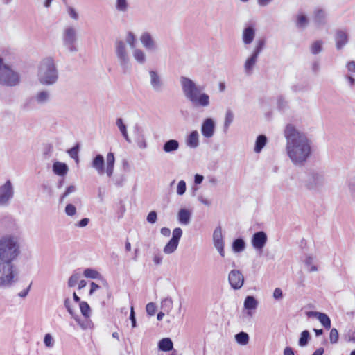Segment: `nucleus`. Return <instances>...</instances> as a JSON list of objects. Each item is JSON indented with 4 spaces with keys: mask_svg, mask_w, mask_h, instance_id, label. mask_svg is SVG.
<instances>
[{
    "mask_svg": "<svg viewBox=\"0 0 355 355\" xmlns=\"http://www.w3.org/2000/svg\"><path fill=\"white\" fill-rule=\"evenodd\" d=\"M21 253L18 238L6 234L0 239V288L10 287L18 279H15V261Z\"/></svg>",
    "mask_w": 355,
    "mask_h": 355,
    "instance_id": "f257e3e1",
    "label": "nucleus"
},
{
    "mask_svg": "<svg viewBox=\"0 0 355 355\" xmlns=\"http://www.w3.org/2000/svg\"><path fill=\"white\" fill-rule=\"evenodd\" d=\"M284 137L287 155L294 165L304 166L311 155V141L305 133L291 123L287 124L284 129Z\"/></svg>",
    "mask_w": 355,
    "mask_h": 355,
    "instance_id": "f03ea898",
    "label": "nucleus"
},
{
    "mask_svg": "<svg viewBox=\"0 0 355 355\" xmlns=\"http://www.w3.org/2000/svg\"><path fill=\"white\" fill-rule=\"evenodd\" d=\"M180 81L184 96L193 108H204L209 106L210 97L202 91L203 87L197 85L193 80L186 76H181Z\"/></svg>",
    "mask_w": 355,
    "mask_h": 355,
    "instance_id": "7ed1b4c3",
    "label": "nucleus"
},
{
    "mask_svg": "<svg viewBox=\"0 0 355 355\" xmlns=\"http://www.w3.org/2000/svg\"><path fill=\"white\" fill-rule=\"evenodd\" d=\"M37 78L42 85L50 86L55 84L58 80V71L51 57L44 58L39 67Z\"/></svg>",
    "mask_w": 355,
    "mask_h": 355,
    "instance_id": "20e7f679",
    "label": "nucleus"
},
{
    "mask_svg": "<svg viewBox=\"0 0 355 355\" xmlns=\"http://www.w3.org/2000/svg\"><path fill=\"white\" fill-rule=\"evenodd\" d=\"M19 73L12 70L10 65L4 63L0 69V85L6 87H15L19 85Z\"/></svg>",
    "mask_w": 355,
    "mask_h": 355,
    "instance_id": "39448f33",
    "label": "nucleus"
},
{
    "mask_svg": "<svg viewBox=\"0 0 355 355\" xmlns=\"http://www.w3.org/2000/svg\"><path fill=\"white\" fill-rule=\"evenodd\" d=\"M115 53L123 72L126 73L130 69V58L127 48L123 40H116L114 43Z\"/></svg>",
    "mask_w": 355,
    "mask_h": 355,
    "instance_id": "423d86ee",
    "label": "nucleus"
},
{
    "mask_svg": "<svg viewBox=\"0 0 355 355\" xmlns=\"http://www.w3.org/2000/svg\"><path fill=\"white\" fill-rule=\"evenodd\" d=\"M266 42V41L265 38H260L257 40L256 45L252 51V54L246 59L244 64V68L247 73L251 71L253 69L259 54L265 47Z\"/></svg>",
    "mask_w": 355,
    "mask_h": 355,
    "instance_id": "0eeeda50",
    "label": "nucleus"
},
{
    "mask_svg": "<svg viewBox=\"0 0 355 355\" xmlns=\"http://www.w3.org/2000/svg\"><path fill=\"white\" fill-rule=\"evenodd\" d=\"M63 44L71 52H76L78 49L76 46L77 34L75 28L70 26L65 28L63 33Z\"/></svg>",
    "mask_w": 355,
    "mask_h": 355,
    "instance_id": "6e6552de",
    "label": "nucleus"
},
{
    "mask_svg": "<svg viewBox=\"0 0 355 355\" xmlns=\"http://www.w3.org/2000/svg\"><path fill=\"white\" fill-rule=\"evenodd\" d=\"M14 193V187L11 180H6L0 186V206H7L13 198Z\"/></svg>",
    "mask_w": 355,
    "mask_h": 355,
    "instance_id": "1a4fd4ad",
    "label": "nucleus"
},
{
    "mask_svg": "<svg viewBox=\"0 0 355 355\" xmlns=\"http://www.w3.org/2000/svg\"><path fill=\"white\" fill-rule=\"evenodd\" d=\"M325 184V178L322 173L312 171L306 181V187L311 190H319Z\"/></svg>",
    "mask_w": 355,
    "mask_h": 355,
    "instance_id": "9d476101",
    "label": "nucleus"
},
{
    "mask_svg": "<svg viewBox=\"0 0 355 355\" xmlns=\"http://www.w3.org/2000/svg\"><path fill=\"white\" fill-rule=\"evenodd\" d=\"M268 241L267 234L264 231H258L253 234L251 239L252 247L258 251L261 252Z\"/></svg>",
    "mask_w": 355,
    "mask_h": 355,
    "instance_id": "9b49d317",
    "label": "nucleus"
},
{
    "mask_svg": "<svg viewBox=\"0 0 355 355\" xmlns=\"http://www.w3.org/2000/svg\"><path fill=\"white\" fill-rule=\"evenodd\" d=\"M216 123L214 119L211 117L205 118L201 124V134L207 139L212 137L215 133Z\"/></svg>",
    "mask_w": 355,
    "mask_h": 355,
    "instance_id": "f8f14e48",
    "label": "nucleus"
},
{
    "mask_svg": "<svg viewBox=\"0 0 355 355\" xmlns=\"http://www.w3.org/2000/svg\"><path fill=\"white\" fill-rule=\"evenodd\" d=\"M228 281L232 288L240 289L244 284V277L239 270H232L228 275Z\"/></svg>",
    "mask_w": 355,
    "mask_h": 355,
    "instance_id": "ddd939ff",
    "label": "nucleus"
},
{
    "mask_svg": "<svg viewBox=\"0 0 355 355\" xmlns=\"http://www.w3.org/2000/svg\"><path fill=\"white\" fill-rule=\"evenodd\" d=\"M214 245L222 257H225L224 241L222 234V228L218 226L213 233Z\"/></svg>",
    "mask_w": 355,
    "mask_h": 355,
    "instance_id": "4468645a",
    "label": "nucleus"
},
{
    "mask_svg": "<svg viewBox=\"0 0 355 355\" xmlns=\"http://www.w3.org/2000/svg\"><path fill=\"white\" fill-rule=\"evenodd\" d=\"M256 35V28L253 23L246 24L242 32V41L245 45L252 43Z\"/></svg>",
    "mask_w": 355,
    "mask_h": 355,
    "instance_id": "2eb2a0df",
    "label": "nucleus"
},
{
    "mask_svg": "<svg viewBox=\"0 0 355 355\" xmlns=\"http://www.w3.org/2000/svg\"><path fill=\"white\" fill-rule=\"evenodd\" d=\"M349 34L345 30L337 29L335 31L334 40L336 42V49L340 51L344 48L349 42Z\"/></svg>",
    "mask_w": 355,
    "mask_h": 355,
    "instance_id": "dca6fc26",
    "label": "nucleus"
},
{
    "mask_svg": "<svg viewBox=\"0 0 355 355\" xmlns=\"http://www.w3.org/2000/svg\"><path fill=\"white\" fill-rule=\"evenodd\" d=\"M140 42L142 46L149 51H156L158 49L157 45L148 32H144L140 36Z\"/></svg>",
    "mask_w": 355,
    "mask_h": 355,
    "instance_id": "f3484780",
    "label": "nucleus"
},
{
    "mask_svg": "<svg viewBox=\"0 0 355 355\" xmlns=\"http://www.w3.org/2000/svg\"><path fill=\"white\" fill-rule=\"evenodd\" d=\"M327 13L320 8H316L313 12L312 19L316 27H322L327 24Z\"/></svg>",
    "mask_w": 355,
    "mask_h": 355,
    "instance_id": "a211bd4d",
    "label": "nucleus"
},
{
    "mask_svg": "<svg viewBox=\"0 0 355 355\" xmlns=\"http://www.w3.org/2000/svg\"><path fill=\"white\" fill-rule=\"evenodd\" d=\"M306 315L309 318H316L324 329H329L331 328V319L327 314L322 312L310 311L306 313Z\"/></svg>",
    "mask_w": 355,
    "mask_h": 355,
    "instance_id": "6ab92c4d",
    "label": "nucleus"
},
{
    "mask_svg": "<svg viewBox=\"0 0 355 355\" xmlns=\"http://www.w3.org/2000/svg\"><path fill=\"white\" fill-rule=\"evenodd\" d=\"M133 134L138 147L141 149L146 148L147 143L143 128L138 124H136L134 127Z\"/></svg>",
    "mask_w": 355,
    "mask_h": 355,
    "instance_id": "aec40b11",
    "label": "nucleus"
},
{
    "mask_svg": "<svg viewBox=\"0 0 355 355\" xmlns=\"http://www.w3.org/2000/svg\"><path fill=\"white\" fill-rule=\"evenodd\" d=\"M149 75L150 78V85L153 90L156 92H162L164 83L157 72L154 70H150L149 71Z\"/></svg>",
    "mask_w": 355,
    "mask_h": 355,
    "instance_id": "412c9836",
    "label": "nucleus"
},
{
    "mask_svg": "<svg viewBox=\"0 0 355 355\" xmlns=\"http://www.w3.org/2000/svg\"><path fill=\"white\" fill-rule=\"evenodd\" d=\"M91 166L99 175H103L105 173V159L101 154H97L92 159Z\"/></svg>",
    "mask_w": 355,
    "mask_h": 355,
    "instance_id": "4be33fe9",
    "label": "nucleus"
},
{
    "mask_svg": "<svg viewBox=\"0 0 355 355\" xmlns=\"http://www.w3.org/2000/svg\"><path fill=\"white\" fill-rule=\"evenodd\" d=\"M191 211L187 208H181L178 211L177 218L180 224L187 225L191 222Z\"/></svg>",
    "mask_w": 355,
    "mask_h": 355,
    "instance_id": "5701e85b",
    "label": "nucleus"
},
{
    "mask_svg": "<svg viewBox=\"0 0 355 355\" xmlns=\"http://www.w3.org/2000/svg\"><path fill=\"white\" fill-rule=\"evenodd\" d=\"M52 171L54 174L64 177L69 171V167L66 163L56 161L53 164Z\"/></svg>",
    "mask_w": 355,
    "mask_h": 355,
    "instance_id": "b1692460",
    "label": "nucleus"
},
{
    "mask_svg": "<svg viewBox=\"0 0 355 355\" xmlns=\"http://www.w3.org/2000/svg\"><path fill=\"white\" fill-rule=\"evenodd\" d=\"M186 145L195 149L199 146V134L197 130H192L186 138Z\"/></svg>",
    "mask_w": 355,
    "mask_h": 355,
    "instance_id": "393cba45",
    "label": "nucleus"
},
{
    "mask_svg": "<svg viewBox=\"0 0 355 355\" xmlns=\"http://www.w3.org/2000/svg\"><path fill=\"white\" fill-rule=\"evenodd\" d=\"M180 147V143L177 139H168L164 142L162 149L166 153H173L178 150Z\"/></svg>",
    "mask_w": 355,
    "mask_h": 355,
    "instance_id": "a878e982",
    "label": "nucleus"
},
{
    "mask_svg": "<svg viewBox=\"0 0 355 355\" xmlns=\"http://www.w3.org/2000/svg\"><path fill=\"white\" fill-rule=\"evenodd\" d=\"M244 309L248 311V314L250 315V311L254 310L258 306V300L253 295H248L244 300Z\"/></svg>",
    "mask_w": 355,
    "mask_h": 355,
    "instance_id": "bb28decb",
    "label": "nucleus"
},
{
    "mask_svg": "<svg viewBox=\"0 0 355 355\" xmlns=\"http://www.w3.org/2000/svg\"><path fill=\"white\" fill-rule=\"evenodd\" d=\"M246 243L242 237H238L233 240L232 250L234 253H240L245 250Z\"/></svg>",
    "mask_w": 355,
    "mask_h": 355,
    "instance_id": "cd10ccee",
    "label": "nucleus"
},
{
    "mask_svg": "<svg viewBox=\"0 0 355 355\" xmlns=\"http://www.w3.org/2000/svg\"><path fill=\"white\" fill-rule=\"evenodd\" d=\"M267 143H268L267 137L263 134L259 135L256 138L254 151L256 153H259L263 150V148L266 146Z\"/></svg>",
    "mask_w": 355,
    "mask_h": 355,
    "instance_id": "c85d7f7f",
    "label": "nucleus"
},
{
    "mask_svg": "<svg viewBox=\"0 0 355 355\" xmlns=\"http://www.w3.org/2000/svg\"><path fill=\"white\" fill-rule=\"evenodd\" d=\"M158 349L162 352H170L173 349V343L170 338H162L158 343Z\"/></svg>",
    "mask_w": 355,
    "mask_h": 355,
    "instance_id": "c756f323",
    "label": "nucleus"
},
{
    "mask_svg": "<svg viewBox=\"0 0 355 355\" xmlns=\"http://www.w3.org/2000/svg\"><path fill=\"white\" fill-rule=\"evenodd\" d=\"M116 125L118 127L121 134L123 137V138L125 139V141L130 144L132 142L127 130V126L123 123V120L122 118H117L116 121Z\"/></svg>",
    "mask_w": 355,
    "mask_h": 355,
    "instance_id": "7c9ffc66",
    "label": "nucleus"
},
{
    "mask_svg": "<svg viewBox=\"0 0 355 355\" xmlns=\"http://www.w3.org/2000/svg\"><path fill=\"white\" fill-rule=\"evenodd\" d=\"M35 101L39 105H44L50 100V94L46 90H42L37 93L34 96Z\"/></svg>",
    "mask_w": 355,
    "mask_h": 355,
    "instance_id": "2f4dec72",
    "label": "nucleus"
},
{
    "mask_svg": "<svg viewBox=\"0 0 355 355\" xmlns=\"http://www.w3.org/2000/svg\"><path fill=\"white\" fill-rule=\"evenodd\" d=\"M309 23L308 17L303 13L298 14L296 16L295 26L297 28L305 29Z\"/></svg>",
    "mask_w": 355,
    "mask_h": 355,
    "instance_id": "473e14b6",
    "label": "nucleus"
},
{
    "mask_svg": "<svg viewBox=\"0 0 355 355\" xmlns=\"http://www.w3.org/2000/svg\"><path fill=\"white\" fill-rule=\"evenodd\" d=\"M311 339V336L308 330H304L300 333L298 340V345L301 347L307 346Z\"/></svg>",
    "mask_w": 355,
    "mask_h": 355,
    "instance_id": "72a5a7b5",
    "label": "nucleus"
},
{
    "mask_svg": "<svg viewBox=\"0 0 355 355\" xmlns=\"http://www.w3.org/2000/svg\"><path fill=\"white\" fill-rule=\"evenodd\" d=\"M234 339L237 344L244 346L248 344L250 337L246 332L240 331L235 334Z\"/></svg>",
    "mask_w": 355,
    "mask_h": 355,
    "instance_id": "f704fd0d",
    "label": "nucleus"
},
{
    "mask_svg": "<svg viewBox=\"0 0 355 355\" xmlns=\"http://www.w3.org/2000/svg\"><path fill=\"white\" fill-rule=\"evenodd\" d=\"M80 146L79 143H76L72 148L67 150L69 157L75 160L76 163L79 162L78 153L80 151Z\"/></svg>",
    "mask_w": 355,
    "mask_h": 355,
    "instance_id": "c9c22d12",
    "label": "nucleus"
},
{
    "mask_svg": "<svg viewBox=\"0 0 355 355\" xmlns=\"http://www.w3.org/2000/svg\"><path fill=\"white\" fill-rule=\"evenodd\" d=\"M277 107L278 111L282 113L285 112V111L289 108L288 101L282 95L277 97Z\"/></svg>",
    "mask_w": 355,
    "mask_h": 355,
    "instance_id": "e433bc0d",
    "label": "nucleus"
},
{
    "mask_svg": "<svg viewBox=\"0 0 355 355\" xmlns=\"http://www.w3.org/2000/svg\"><path fill=\"white\" fill-rule=\"evenodd\" d=\"M64 307L66 308L67 311L69 312V313L71 315V317L83 327V326L80 323V317L75 313L73 309L71 306V302L69 298H66L64 302Z\"/></svg>",
    "mask_w": 355,
    "mask_h": 355,
    "instance_id": "4c0bfd02",
    "label": "nucleus"
},
{
    "mask_svg": "<svg viewBox=\"0 0 355 355\" xmlns=\"http://www.w3.org/2000/svg\"><path fill=\"white\" fill-rule=\"evenodd\" d=\"M178 244L179 243L178 241H175L171 239L166 243V245L164 246V252L167 254L174 252L176 250Z\"/></svg>",
    "mask_w": 355,
    "mask_h": 355,
    "instance_id": "58836bf2",
    "label": "nucleus"
},
{
    "mask_svg": "<svg viewBox=\"0 0 355 355\" xmlns=\"http://www.w3.org/2000/svg\"><path fill=\"white\" fill-rule=\"evenodd\" d=\"M135 60L139 64H144L146 62V55L144 52L139 49H136L133 51Z\"/></svg>",
    "mask_w": 355,
    "mask_h": 355,
    "instance_id": "ea45409f",
    "label": "nucleus"
},
{
    "mask_svg": "<svg viewBox=\"0 0 355 355\" xmlns=\"http://www.w3.org/2000/svg\"><path fill=\"white\" fill-rule=\"evenodd\" d=\"M234 120V114L231 110H227L225 114L223 125L224 131L226 132Z\"/></svg>",
    "mask_w": 355,
    "mask_h": 355,
    "instance_id": "a19ab883",
    "label": "nucleus"
},
{
    "mask_svg": "<svg viewBox=\"0 0 355 355\" xmlns=\"http://www.w3.org/2000/svg\"><path fill=\"white\" fill-rule=\"evenodd\" d=\"M323 42L320 40L315 41L311 46V53L317 55L322 51Z\"/></svg>",
    "mask_w": 355,
    "mask_h": 355,
    "instance_id": "79ce46f5",
    "label": "nucleus"
},
{
    "mask_svg": "<svg viewBox=\"0 0 355 355\" xmlns=\"http://www.w3.org/2000/svg\"><path fill=\"white\" fill-rule=\"evenodd\" d=\"M83 275L86 278L90 279H97L98 278V277L101 276L100 273L97 270L91 268H87L85 269L83 272Z\"/></svg>",
    "mask_w": 355,
    "mask_h": 355,
    "instance_id": "37998d69",
    "label": "nucleus"
},
{
    "mask_svg": "<svg viewBox=\"0 0 355 355\" xmlns=\"http://www.w3.org/2000/svg\"><path fill=\"white\" fill-rule=\"evenodd\" d=\"M79 306L81 314L86 318H89L91 313V308L89 306L88 303L87 302L83 301L79 304Z\"/></svg>",
    "mask_w": 355,
    "mask_h": 355,
    "instance_id": "c03bdc74",
    "label": "nucleus"
},
{
    "mask_svg": "<svg viewBox=\"0 0 355 355\" xmlns=\"http://www.w3.org/2000/svg\"><path fill=\"white\" fill-rule=\"evenodd\" d=\"M128 3L127 0H116V9L120 12H125L128 10Z\"/></svg>",
    "mask_w": 355,
    "mask_h": 355,
    "instance_id": "a18cd8bd",
    "label": "nucleus"
},
{
    "mask_svg": "<svg viewBox=\"0 0 355 355\" xmlns=\"http://www.w3.org/2000/svg\"><path fill=\"white\" fill-rule=\"evenodd\" d=\"M339 334L336 328H332L329 334V340L331 344H336L338 342Z\"/></svg>",
    "mask_w": 355,
    "mask_h": 355,
    "instance_id": "49530a36",
    "label": "nucleus"
},
{
    "mask_svg": "<svg viewBox=\"0 0 355 355\" xmlns=\"http://www.w3.org/2000/svg\"><path fill=\"white\" fill-rule=\"evenodd\" d=\"M80 277V274L74 272L71 275V276L69 278L68 280V286L71 288L74 287L77 282H78Z\"/></svg>",
    "mask_w": 355,
    "mask_h": 355,
    "instance_id": "de8ad7c7",
    "label": "nucleus"
},
{
    "mask_svg": "<svg viewBox=\"0 0 355 355\" xmlns=\"http://www.w3.org/2000/svg\"><path fill=\"white\" fill-rule=\"evenodd\" d=\"M126 42L129 44L130 48H135L136 45V37L135 34L128 31L126 37Z\"/></svg>",
    "mask_w": 355,
    "mask_h": 355,
    "instance_id": "09e8293b",
    "label": "nucleus"
},
{
    "mask_svg": "<svg viewBox=\"0 0 355 355\" xmlns=\"http://www.w3.org/2000/svg\"><path fill=\"white\" fill-rule=\"evenodd\" d=\"M187 185L184 180L179 181L177 186V194L179 196H182L186 192Z\"/></svg>",
    "mask_w": 355,
    "mask_h": 355,
    "instance_id": "8fccbe9b",
    "label": "nucleus"
},
{
    "mask_svg": "<svg viewBox=\"0 0 355 355\" xmlns=\"http://www.w3.org/2000/svg\"><path fill=\"white\" fill-rule=\"evenodd\" d=\"M76 190V188L74 185H70L67 187L65 191L60 196V202H62L65 198H67L71 193L74 192Z\"/></svg>",
    "mask_w": 355,
    "mask_h": 355,
    "instance_id": "3c124183",
    "label": "nucleus"
},
{
    "mask_svg": "<svg viewBox=\"0 0 355 355\" xmlns=\"http://www.w3.org/2000/svg\"><path fill=\"white\" fill-rule=\"evenodd\" d=\"M44 343L47 347H52L54 344V340L51 334L47 333L44 338Z\"/></svg>",
    "mask_w": 355,
    "mask_h": 355,
    "instance_id": "603ef678",
    "label": "nucleus"
},
{
    "mask_svg": "<svg viewBox=\"0 0 355 355\" xmlns=\"http://www.w3.org/2000/svg\"><path fill=\"white\" fill-rule=\"evenodd\" d=\"M182 235V230L180 227H176L173 230L171 239L179 243L180 239Z\"/></svg>",
    "mask_w": 355,
    "mask_h": 355,
    "instance_id": "864d4df0",
    "label": "nucleus"
},
{
    "mask_svg": "<svg viewBox=\"0 0 355 355\" xmlns=\"http://www.w3.org/2000/svg\"><path fill=\"white\" fill-rule=\"evenodd\" d=\"M157 213L156 211H151L148 213L146 220L148 223L150 224H154L157 222Z\"/></svg>",
    "mask_w": 355,
    "mask_h": 355,
    "instance_id": "5fc2aeb1",
    "label": "nucleus"
},
{
    "mask_svg": "<svg viewBox=\"0 0 355 355\" xmlns=\"http://www.w3.org/2000/svg\"><path fill=\"white\" fill-rule=\"evenodd\" d=\"M65 213L69 216H74L76 213V207L73 204H67L65 207Z\"/></svg>",
    "mask_w": 355,
    "mask_h": 355,
    "instance_id": "6e6d98bb",
    "label": "nucleus"
},
{
    "mask_svg": "<svg viewBox=\"0 0 355 355\" xmlns=\"http://www.w3.org/2000/svg\"><path fill=\"white\" fill-rule=\"evenodd\" d=\"M146 313L150 316L155 315L156 311V306L153 302H149L146 306Z\"/></svg>",
    "mask_w": 355,
    "mask_h": 355,
    "instance_id": "4d7b16f0",
    "label": "nucleus"
},
{
    "mask_svg": "<svg viewBox=\"0 0 355 355\" xmlns=\"http://www.w3.org/2000/svg\"><path fill=\"white\" fill-rule=\"evenodd\" d=\"M130 321H131V326L132 328L137 327V320H136V316H135V312L134 311V307H130V317H129Z\"/></svg>",
    "mask_w": 355,
    "mask_h": 355,
    "instance_id": "13d9d810",
    "label": "nucleus"
},
{
    "mask_svg": "<svg viewBox=\"0 0 355 355\" xmlns=\"http://www.w3.org/2000/svg\"><path fill=\"white\" fill-rule=\"evenodd\" d=\"M115 157L113 153L110 152L107 155V166L114 167Z\"/></svg>",
    "mask_w": 355,
    "mask_h": 355,
    "instance_id": "bf43d9fd",
    "label": "nucleus"
},
{
    "mask_svg": "<svg viewBox=\"0 0 355 355\" xmlns=\"http://www.w3.org/2000/svg\"><path fill=\"white\" fill-rule=\"evenodd\" d=\"M273 298L277 300H279L283 298V292L281 288H276L273 291Z\"/></svg>",
    "mask_w": 355,
    "mask_h": 355,
    "instance_id": "052dcab7",
    "label": "nucleus"
},
{
    "mask_svg": "<svg viewBox=\"0 0 355 355\" xmlns=\"http://www.w3.org/2000/svg\"><path fill=\"white\" fill-rule=\"evenodd\" d=\"M173 300L171 297H166L162 301V307H168L171 309L172 307Z\"/></svg>",
    "mask_w": 355,
    "mask_h": 355,
    "instance_id": "680f3d73",
    "label": "nucleus"
},
{
    "mask_svg": "<svg viewBox=\"0 0 355 355\" xmlns=\"http://www.w3.org/2000/svg\"><path fill=\"white\" fill-rule=\"evenodd\" d=\"M31 286H32V282L30 283V284L28 285V286L26 289H24L22 291L19 292L18 293V296L21 297V298H25L28 295V293H29V291L31 290Z\"/></svg>",
    "mask_w": 355,
    "mask_h": 355,
    "instance_id": "e2e57ef3",
    "label": "nucleus"
},
{
    "mask_svg": "<svg viewBox=\"0 0 355 355\" xmlns=\"http://www.w3.org/2000/svg\"><path fill=\"white\" fill-rule=\"evenodd\" d=\"M346 67L347 71L351 73H355V61L352 60L347 63Z\"/></svg>",
    "mask_w": 355,
    "mask_h": 355,
    "instance_id": "0e129e2a",
    "label": "nucleus"
},
{
    "mask_svg": "<svg viewBox=\"0 0 355 355\" xmlns=\"http://www.w3.org/2000/svg\"><path fill=\"white\" fill-rule=\"evenodd\" d=\"M68 12L72 19L75 20H77L78 19V14L73 8L69 7Z\"/></svg>",
    "mask_w": 355,
    "mask_h": 355,
    "instance_id": "69168bd1",
    "label": "nucleus"
},
{
    "mask_svg": "<svg viewBox=\"0 0 355 355\" xmlns=\"http://www.w3.org/2000/svg\"><path fill=\"white\" fill-rule=\"evenodd\" d=\"M89 222V218H83L78 222V223L76 224V226H78L79 227H84L88 225Z\"/></svg>",
    "mask_w": 355,
    "mask_h": 355,
    "instance_id": "338daca9",
    "label": "nucleus"
},
{
    "mask_svg": "<svg viewBox=\"0 0 355 355\" xmlns=\"http://www.w3.org/2000/svg\"><path fill=\"white\" fill-rule=\"evenodd\" d=\"M284 355H295L294 349L291 347H286L283 352Z\"/></svg>",
    "mask_w": 355,
    "mask_h": 355,
    "instance_id": "774afa93",
    "label": "nucleus"
}]
</instances>
